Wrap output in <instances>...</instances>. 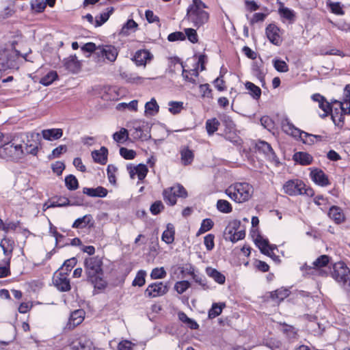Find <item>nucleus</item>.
Returning <instances> with one entry per match:
<instances>
[{"label": "nucleus", "instance_id": "obj_1", "mask_svg": "<svg viewBox=\"0 0 350 350\" xmlns=\"http://www.w3.org/2000/svg\"><path fill=\"white\" fill-rule=\"evenodd\" d=\"M207 5L202 0H192L187 9L186 18L197 29L204 26L209 21V13L204 10Z\"/></svg>", "mask_w": 350, "mask_h": 350}, {"label": "nucleus", "instance_id": "obj_2", "mask_svg": "<svg viewBox=\"0 0 350 350\" xmlns=\"http://www.w3.org/2000/svg\"><path fill=\"white\" fill-rule=\"evenodd\" d=\"M254 188L247 183H235L225 190V193L236 203L247 202L252 196Z\"/></svg>", "mask_w": 350, "mask_h": 350}, {"label": "nucleus", "instance_id": "obj_3", "mask_svg": "<svg viewBox=\"0 0 350 350\" xmlns=\"http://www.w3.org/2000/svg\"><path fill=\"white\" fill-rule=\"evenodd\" d=\"M118 50L112 45H99L92 57L97 66H102L106 63H113L118 55Z\"/></svg>", "mask_w": 350, "mask_h": 350}, {"label": "nucleus", "instance_id": "obj_4", "mask_svg": "<svg viewBox=\"0 0 350 350\" xmlns=\"http://www.w3.org/2000/svg\"><path fill=\"white\" fill-rule=\"evenodd\" d=\"M332 275L345 289H350V269L343 262L334 263Z\"/></svg>", "mask_w": 350, "mask_h": 350}, {"label": "nucleus", "instance_id": "obj_5", "mask_svg": "<svg viewBox=\"0 0 350 350\" xmlns=\"http://www.w3.org/2000/svg\"><path fill=\"white\" fill-rule=\"evenodd\" d=\"M284 193L289 196L302 195L313 196L314 191L311 189H306V185L299 179L290 180L285 183L283 186Z\"/></svg>", "mask_w": 350, "mask_h": 350}, {"label": "nucleus", "instance_id": "obj_6", "mask_svg": "<svg viewBox=\"0 0 350 350\" xmlns=\"http://www.w3.org/2000/svg\"><path fill=\"white\" fill-rule=\"evenodd\" d=\"M25 154L23 147L21 144L15 145L9 142L0 147V158L4 159H18Z\"/></svg>", "mask_w": 350, "mask_h": 350}, {"label": "nucleus", "instance_id": "obj_7", "mask_svg": "<svg viewBox=\"0 0 350 350\" xmlns=\"http://www.w3.org/2000/svg\"><path fill=\"white\" fill-rule=\"evenodd\" d=\"M164 201L169 205L173 206L176 203L177 197L185 198L187 193L180 185H175L165 189L163 192Z\"/></svg>", "mask_w": 350, "mask_h": 350}, {"label": "nucleus", "instance_id": "obj_8", "mask_svg": "<svg viewBox=\"0 0 350 350\" xmlns=\"http://www.w3.org/2000/svg\"><path fill=\"white\" fill-rule=\"evenodd\" d=\"M102 259L99 256L89 257L85 259L84 267L88 278L103 274Z\"/></svg>", "mask_w": 350, "mask_h": 350}, {"label": "nucleus", "instance_id": "obj_9", "mask_svg": "<svg viewBox=\"0 0 350 350\" xmlns=\"http://www.w3.org/2000/svg\"><path fill=\"white\" fill-rule=\"evenodd\" d=\"M67 273L64 271H56L53 278V282L55 286L62 292H66L70 290V283Z\"/></svg>", "mask_w": 350, "mask_h": 350}, {"label": "nucleus", "instance_id": "obj_10", "mask_svg": "<svg viewBox=\"0 0 350 350\" xmlns=\"http://www.w3.org/2000/svg\"><path fill=\"white\" fill-rule=\"evenodd\" d=\"M40 144V134L38 133H31L27 135V142L23 148L25 154L36 155L38 152Z\"/></svg>", "mask_w": 350, "mask_h": 350}, {"label": "nucleus", "instance_id": "obj_11", "mask_svg": "<svg viewBox=\"0 0 350 350\" xmlns=\"http://www.w3.org/2000/svg\"><path fill=\"white\" fill-rule=\"evenodd\" d=\"M14 245V241L11 238L5 237L1 241L0 247L2 248L5 256V258L3 260L5 265H10Z\"/></svg>", "mask_w": 350, "mask_h": 350}, {"label": "nucleus", "instance_id": "obj_12", "mask_svg": "<svg viewBox=\"0 0 350 350\" xmlns=\"http://www.w3.org/2000/svg\"><path fill=\"white\" fill-rule=\"evenodd\" d=\"M72 350H96L92 340L85 336H81L72 343Z\"/></svg>", "mask_w": 350, "mask_h": 350}, {"label": "nucleus", "instance_id": "obj_13", "mask_svg": "<svg viewBox=\"0 0 350 350\" xmlns=\"http://www.w3.org/2000/svg\"><path fill=\"white\" fill-rule=\"evenodd\" d=\"M168 289L163 282H154L148 286L146 293L148 297H157L165 295Z\"/></svg>", "mask_w": 350, "mask_h": 350}, {"label": "nucleus", "instance_id": "obj_14", "mask_svg": "<svg viewBox=\"0 0 350 350\" xmlns=\"http://www.w3.org/2000/svg\"><path fill=\"white\" fill-rule=\"evenodd\" d=\"M127 170L132 179H134L135 176H137L139 180H142L146 176L148 170L146 165L139 164L137 165H127Z\"/></svg>", "mask_w": 350, "mask_h": 350}, {"label": "nucleus", "instance_id": "obj_15", "mask_svg": "<svg viewBox=\"0 0 350 350\" xmlns=\"http://www.w3.org/2000/svg\"><path fill=\"white\" fill-rule=\"evenodd\" d=\"M12 51L4 49L0 51V79L1 78V70H7L13 66L14 62Z\"/></svg>", "mask_w": 350, "mask_h": 350}, {"label": "nucleus", "instance_id": "obj_16", "mask_svg": "<svg viewBox=\"0 0 350 350\" xmlns=\"http://www.w3.org/2000/svg\"><path fill=\"white\" fill-rule=\"evenodd\" d=\"M282 131L286 134L293 136V137H299L301 140L304 131L295 127L292 122L288 119L285 118L282 121Z\"/></svg>", "mask_w": 350, "mask_h": 350}, {"label": "nucleus", "instance_id": "obj_17", "mask_svg": "<svg viewBox=\"0 0 350 350\" xmlns=\"http://www.w3.org/2000/svg\"><path fill=\"white\" fill-rule=\"evenodd\" d=\"M279 28L273 25L270 24L266 28V35L269 40L275 45H280L282 42V39L279 34Z\"/></svg>", "mask_w": 350, "mask_h": 350}, {"label": "nucleus", "instance_id": "obj_18", "mask_svg": "<svg viewBox=\"0 0 350 350\" xmlns=\"http://www.w3.org/2000/svg\"><path fill=\"white\" fill-rule=\"evenodd\" d=\"M256 244L262 254H266L273 259L278 258V256L273 254V247L269 244L268 240L265 239L262 237H259L256 239Z\"/></svg>", "mask_w": 350, "mask_h": 350}, {"label": "nucleus", "instance_id": "obj_19", "mask_svg": "<svg viewBox=\"0 0 350 350\" xmlns=\"http://www.w3.org/2000/svg\"><path fill=\"white\" fill-rule=\"evenodd\" d=\"M310 177L316 184L320 186L325 187L330 184L327 175L321 170H312L310 172Z\"/></svg>", "mask_w": 350, "mask_h": 350}, {"label": "nucleus", "instance_id": "obj_20", "mask_svg": "<svg viewBox=\"0 0 350 350\" xmlns=\"http://www.w3.org/2000/svg\"><path fill=\"white\" fill-rule=\"evenodd\" d=\"M328 216L337 224H342L345 221V215L342 209L337 206H332L329 208Z\"/></svg>", "mask_w": 350, "mask_h": 350}, {"label": "nucleus", "instance_id": "obj_21", "mask_svg": "<svg viewBox=\"0 0 350 350\" xmlns=\"http://www.w3.org/2000/svg\"><path fill=\"white\" fill-rule=\"evenodd\" d=\"M152 55L148 50L137 51L133 57V60L137 66H145L147 61L150 60Z\"/></svg>", "mask_w": 350, "mask_h": 350}, {"label": "nucleus", "instance_id": "obj_22", "mask_svg": "<svg viewBox=\"0 0 350 350\" xmlns=\"http://www.w3.org/2000/svg\"><path fill=\"white\" fill-rule=\"evenodd\" d=\"M64 65L67 70L72 72H77L81 68V62L76 55H70L64 59Z\"/></svg>", "mask_w": 350, "mask_h": 350}, {"label": "nucleus", "instance_id": "obj_23", "mask_svg": "<svg viewBox=\"0 0 350 350\" xmlns=\"http://www.w3.org/2000/svg\"><path fill=\"white\" fill-rule=\"evenodd\" d=\"M42 137L48 141L56 140L61 138L63 135L62 129H49L42 131Z\"/></svg>", "mask_w": 350, "mask_h": 350}, {"label": "nucleus", "instance_id": "obj_24", "mask_svg": "<svg viewBox=\"0 0 350 350\" xmlns=\"http://www.w3.org/2000/svg\"><path fill=\"white\" fill-rule=\"evenodd\" d=\"M83 193L90 197L104 198L107 195L108 191L107 189L99 186L96 188L84 187Z\"/></svg>", "mask_w": 350, "mask_h": 350}, {"label": "nucleus", "instance_id": "obj_25", "mask_svg": "<svg viewBox=\"0 0 350 350\" xmlns=\"http://www.w3.org/2000/svg\"><path fill=\"white\" fill-rule=\"evenodd\" d=\"M85 312L83 310H76L72 312L68 320L70 327H75L82 323L84 319Z\"/></svg>", "mask_w": 350, "mask_h": 350}, {"label": "nucleus", "instance_id": "obj_26", "mask_svg": "<svg viewBox=\"0 0 350 350\" xmlns=\"http://www.w3.org/2000/svg\"><path fill=\"white\" fill-rule=\"evenodd\" d=\"M278 3L280 5L278 8V12L280 16L287 20L290 23L294 22L295 19V12L293 10L284 7L282 2L279 1Z\"/></svg>", "mask_w": 350, "mask_h": 350}, {"label": "nucleus", "instance_id": "obj_27", "mask_svg": "<svg viewBox=\"0 0 350 350\" xmlns=\"http://www.w3.org/2000/svg\"><path fill=\"white\" fill-rule=\"evenodd\" d=\"M107 149L101 147L100 150H94L92 152V157L96 163L105 164L107 161Z\"/></svg>", "mask_w": 350, "mask_h": 350}, {"label": "nucleus", "instance_id": "obj_28", "mask_svg": "<svg viewBox=\"0 0 350 350\" xmlns=\"http://www.w3.org/2000/svg\"><path fill=\"white\" fill-rule=\"evenodd\" d=\"M206 273L208 276L213 278L217 283L224 284L226 281V277L217 269L212 267L206 269Z\"/></svg>", "mask_w": 350, "mask_h": 350}, {"label": "nucleus", "instance_id": "obj_29", "mask_svg": "<svg viewBox=\"0 0 350 350\" xmlns=\"http://www.w3.org/2000/svg\"><path fill=\"white\" fill-rule=\"evenodd\" d=\"M133 129L135 130L134 137L142 139L145 137L144 136V132L146 131L147 124L144 121L136 120L133 122Z\"/></svg>", "mask_w": 350, "mask_h": 350}, {"label": "nucleus", "instance_id": "obj_30", "mask_svg": "<svg viewBox=\"0 0 350 350\" xmlns=\"http://www.w3.org/2000/svg\"><path fill=\"white\" fill-rule=\"evenodd\" d=\"M256 146L258 148V150L262 151L264 154H266L269 159H275V152H273V150L272 149L269 144L264 141H260L257 144Z\"/></svg>", "mask_w": 350, "mask_h": 350}, {"label": "nucleus", "instance_id": "obj_31", "mask_svg": "<svg viewBox=\"0 0 350 350\" xmlns=\"http://www.w3.org/2000/svg\"><path fill=\"white\" fill-rule=\"evenodd\" d=\"M294 160L303 165H310L312 162V157L304 152H299L294 154Z\"/></svg>", "mask_w": 350, "mask_h": 350}, {"label": "nucleus", "instance_id": "obj_32", "mask_svg": "<svg viewBox=\"0 0 350 350\" xmlns=\"http://www.w3.org/2000/svg\"><path fill=\"white\" fill-rule=\"evenodd\" d=\"M302 137H303L301 139V141L303 142V143L307 144H313L315 142L323 141L327 139L326 136L320 135H312L304 131Z\"/></svg>", "mask_w": 350, "mask_h": 350}, {"label": "nucleus", "instance_id": "obj_33", "mask_svg": "<svg viewBox=\"0 0 350 350\" xmlns=\"http://www.w3.org/2000/svg\"><path fill=\"white\" fill-rule=\"evenodd\" d=\"M175 230L174 226L172 224H168L166 230L163 232L161 239L167 244H170L174 242Z\"/></svg>", "mask_w": 350, "mask_h": 350}, {"label": "nucleus", "instance_id": "obj_34", "mask_svg": "<svg viewBox=\"0 0 350 350\" xmlns=\"http://www.w3.org/2000/svg\"><path fill=\"white\" fill-rule=\"evenodd\" d=\"M180 153L181 162L184 165H187L192 163L194 154L191 150L189 149L187 147H184L180 150Z\"/></svg>", "mask_w": 350, "mask_h": 350}, {"label": "nucleus", "instance_id": "obj_35", "mask_svg": "<svg viewBox=\"0 0 350 350\" xmlns=\"http://www.w3.org/2000/svg\"><path fill=\"white\" fill-rule=\"evenodd\" d=\"M159 109V106L156 100L152 98L150 101L147 102L145 105V113L146 116H155Z\"/></svg>", "mask_w": 350, "mask_h": 350}, {"label": "nucleus", "instance_id": "obj_36", "mask_svg": "<svg viewBox=\"0 0 350 350\" xmlns=\"http://www.w3.org/2000/svg\"><path fill=\"white\" fill-rule=\"evenodd\" d=\"M329 258L327 255L319 256L313 262L314 269L316 271H319L320 274L326 275V272L319 271V269L326 266L329 262Z\"/></svg>", "mask_w": 350, "mask_h": 350}, {"label": "nucleus", "instance_id": "obj_37", "mask_svg": "<svg viewBox=\"0 0 350 350\" xmlns=\"http://www.w3.org/2000/svg\"><path fill=\"white\" fill-rule=\"evenodd\" d=\"M113 12V8L110 7L107 8V11L100 14L95 17V27H100L104 24L109 18L110 15Z\"/></svg>", "mask_w": 350, "mask_h": 350}, {"label": "nucleus", "instance_id": "obj_38", "mask_svg": "<svg viewBox=\"0 0 350 350\" xmlns=\"http://www.w3.org/2000/svg\"><path fill=\"white\" fill-rule=\"evenodd\" d=\"M92 217L91 215H85L82 217L77 219L72 225L73 228H84L91 222Z\"/></svg>", "mask_w": 350, "mask_h": 350}, {"label": "nucleus", "instance_id": "obj_39", "mask_svg": "<svg viewBox=\"0 0 350 350\" xmlns=\"http://www.w3.org/2000/svg\"><path fill=\"white\" fill-rule=\"evenodd\" d=\"M198 70L196 68L187 70L183 68V77L185 80L193 83L196 84V80L195 78L198 77Z\"/></svg>", "mask_w": 350, "mask_h": 350}, {"label": "nucleus", "instance_id": "obj_40", "mask_svg": "<svg viewBox=\"0 0 350 350\" xmlns=\"http://www.w3.org/2000/svg\"><path fill=\"white\" fill-rule=\"evenodd\" d=\"M226 307V304L224 303H214L212 305L211 308L208 310V318L214 319L219 316L223 309Z\"/></svg>", "mask_w": 350, "mask_h": 350}, {"label": "nucleus", "instance_id": "obj_41", "mask_svg": "<svg viewBox=\"0 0 350 350\" xmlns=\"http://www.w3.org/2000/svg\"><path fill=\"white\" fill-rule=\"evenodd\" d=\"M216 208L220 213H230L232 211L231 204L226 200H218L216 203Z\"/></svg>", "mask_w": 350, "mask_h": 350}, {"label": "nucleus", "instance_id": "obj_42", "mask_svg": "<svg viewBox=\"0 0 350 350\" xmlns=\"http://www.w3.org/2000/svg\"><path fill=\"white\" fill-rule=\"evenodd\" d=\"M288 296V291L287 289H278L271 293V298L277 303L284 300Z\"/></svg>", "mask_w": 350, "mask_h": 350}, {"label": "nucleus", "instance_id": "obj_43", "mask_svg": "<svg viewBox=\"0 0 350 350\" xmlns=\"http://www.w3.org/2000/svg\"><path fill=\"white\" fill-rule=\"evenodd\" d=\"M245 88L250 92V95L254 99H258L261 95V90L259 87L252 82L247 81L245 84Z\"/></svg>", "mask_w": 350, "mask_h": 350}, {"label": "nucleus", "instance_id": "obj_44", "mask_svg": "<svg viewBox=\"0 0 350 350\" xmlns=\"http://www.w3.org/2000/svg\"><path fill=\"white\" fill-rule=\"evenodd\" d=\"M178 316L179 320L187 324L191 329H196L198 328V324L194 320L189 318L185 312H178Z\"/></svg>", "mask_w": 350, "mask_h": 350}, {"label": "nucleus", "instance_id": "obj_45", "mask_svg": "<svg viewBox=\"0 0 350 350\" xmlns=\"http://www.w3.org/2000/svg\"><path fill=\"white\" fill-rule=\"evenodd\" d=\"M103 274H98L92 278H88L89 281L94 284V287L98 289H103L107 286V282L102 278Z\"/></svg>", "mask_w": 350, "mask_h": 350}, {"label": "nucleus", "instance_id": "obj_46", "mask_svg": "<svg viewBox=\"0 0 350 350\" xmlns=\"http://www.w3.org/2000/svg\"><path fill=\"white\" fill-rule=\"evenodd\" d=\"M138 101L137 100H133L129 103H120L116 106V109L119 111H123L129 109L130 111H136L137 110Z\"/></svg>", "mask_w": 350, "mask_h": 350}, {"label": "nucleus", "instance_id": "obj_47", "mask_svg": "<svg viewBox=\"0 0 350 350\" xmlns=\"http://www.w3.org/2000/svg\"><path fill=\"white\" fill-rule=\"evenodd\" d=\"M69 204L70 200L67 198L61 197L59 198L57 200H53L50 202V204L46 203L44 206H46V208H49L53 207H62Z\"/></svg>", "mask_w": 350, "mask_h": 350}, {"label": "nucleus", "instance_id": "obj_48", "mask_svg": "<svg viewBox=\"0 0 350 350\" xmlns=\"http://www.w3.org/2000/svg\"><path fill=\"white\" fill-rule=\"evenodd\" d=\"M219 122L216 118L208 119L206 122V129L209 135L218 130Z\"/></svg>", "mask_w": 350, "mask_h": 350}, {"label": "nucleus", "instance_id": "obj_49", "mask_svg": "<svg viewBox=\"0 0 350 350\" xmlns=\"http://www.w3.org/2000/svg\"><path fill=\"white\" fill-rule=\"evenodd\" d=\"M58 77L55 71H50L45 76L41 78L40 83L43 85L48 86L51 85Z\"/></svg>", "mask_w": 350, "mask_h": 350}, {"label": "nucleus", "instance_id": "obj_50", "mask_svg": "<svg viewBox=\"0 0 350 350\" xmlns=\"http://www.w3.org/2000/svg\"><path fill=\"white\" fill-rule=\"evenodd\" d=\"M129 138V132L127 129L122 128L118 132L113 135V139L118 143H123Z\"/></svg>", "mask_w": 350, "mask_h": 350}, {"label": "nucleus", "instance_id": "obj_51", "mask_svg": "<svg viewBox=\"0 0 350 350\" xmlns=\"http://www.w3.org/2000/svg\"><path fill=\"white\" fill-rule=\"evenodd\" d=\"M137 27V24L133 19H130L123 25L120 33L123 36H127L130 33L131 31H134Z\"/></svg>", "mask_w": 350, "mask_h": 350}, {"label": "nucleus", "instance_id": "obj_52", "mask_svg": "<svg viewBox=\"0 0 350 350\" xmlns=\"http://www.w3.org/2000/svg\"><path fill=\"white\" fill-rule=\"evenodd\" d=\"M65 185L68 189L75 190L79 187L78 180L75 176L70 174L65 178Z\"/></svg>", "mask_w": 350, "mask_h": 350}, {"label": "nucleus", "instance_id": "obj_53", "mask_svg": "<svg viewBox=\"0 0 350 350\" xmlns=\"http://www.w3.org/2000/svg\"><path fill=\"white\" fill-rule=\"evenodd\" d=\"M241 222L239 220H233L230 221L225 230V234L227 237L233 235L234 231L236 232L240 228Z\"/></svg>", "mask_w": 350, "mask_h": 350}, {"label": "nucleus", "instance_id": "obj_54", "mask_svg": "<svg viewBox=\"0 0 350 350\" xmlns=\"http://www.w3.org/2000/svg\"><path fill=\"white\" fill-rule=\"evenodd\" d=\"M77 262V260L75 258H71L66 260L59 271H64V273H67V275H68L72 269L76 265Z\"/></svg>", "mask_w": 350, "mask_h": 350}, {"label": "nucleus", "instance_id": "obj_55", "mask_svg": "<svg viewBox=\"0 0 350 350\" xmlns=\"http://www.w3.org/2000/svg\"><path fill=\"white\" fill-rule=\"evenodd\" d=\"M168 105L169 111L172 114H178L183 109V103L180 101H170Z\"/></svg>", "mask_w": 350, "mask_h": 350}, {"label": "nucleus", "instance_id": "obj_56", "mask_svg": "<svg viewBox=\"0 0 350 350\" xmlns=\"http://www.w3.org/2000/svg\"><path fill=\"white\" fill-rule=\"evenodd\" d=\"M273 65L275 69L278 72H286L288 70V66L287 64L282 59H273Z\"/></svg>", "mask_w": 350, "mask_h": 350}, {"label": "nucleus", "instance_id": "obj_57", "mask_svg": "<svg viewBox=\"0 0 350 350\" xmlns=\"http://www.w3.org/2000/svg\"><path fill=\"white\" fill-rule=\"evenodd\" d=\"M46 6V3L44 0H34L31 3L32 10L36 13L42 12Z\"/></svg>", "mask_w": 350, "mask_h": 350}, {"label": "nucleus", "instance_id": "obj_58", "mask_svg": "<svg viewBox=\"0 0 350 350\" xmlns=\"http://www.w3.org/2000/svg\"><path fill=\"white\" fill-rule=\"evenodd\" d=\"M252 72L261 82L265 81V72L260 65L255 63L252 66Z\"/></svg>", "mask_w": 350, "mask_h": 350}, {"label": "nucleus", "instance_id": "obj_59", "mask_svg": "<svg viewBox=\"0 0 350 350\" xmlns=\"http://www.w3.org/2000/svg\"><path fill=\"white\" fill-rule=\"evenodd\" d=\"M213 221L211 219H204L201 223L200 228L198 230V234L204 233L210 230L213 226Z\"/></svg>", "mask_w": 350, "mask_h": 350}, {"label": "nucleus", "instance_id": "obj_60", "mask_svg": "<svg viewBox=\"0 0 350 350\" xmlns=\"http://www.w3.org/2000/svg\"><path fill=\"white\" fill-rule=\"evenodd\" d=\"M185 38L192 43H196L198 41V36L196 30L193 28H186L185 29Z\"/></svg>", "mask_w": 350, "mask_h": 350}, {"label": "nucleus", "instance_id": "obj_61", "mask_svg": "<svg viewBox=\"0 0 350 350\" xmlns=\"http://www.w3.org/2000/svg\"><path fill=\"white\" fill-rule=\"evenodd\" d=\"M190 287V283L187 280L177 282L174 285V288L179 294H183Z\"/></svg>", "mask_w": 350, "mask_h": 350}, {"label": "nucleus", "instance_id": "obj_62", "mask_svg": "<svg viewBox=\"0 0 350 350\" xmlns=\"http://www.w3.org/2000/svg\"><path fill=\"white\" fill-rule=\"evenodd\" d=\"M166 271L163 267H157L152 269L150 277L152 279H162L166 276Z\"/></svg>", "mask_w": 350, "mask_h": 350}, {"label": "nucleus", "instance_id": "obj_63", "mask_svg": "<svg viewBox=\"0 0 350 350\" xmlns=\"http://www.w3.org/2000/svg\"><path fill=\"white\" fill-rule=\"evenodd\" d=\"M120 154L125 159H133L135 157L136 155V153L134 150H129L124 147L120 149Z\"/></svg>", "mask_w": 350, "mask_h": 350}, {"label": "nucleus", "instance_id": "obj_64", "mask_svg": "<svg viewBox=\"0 0 350 350\" xmlns=\"http://www.w3.org/2000/svg\"><path fill=\"white\" fill-rule=\"evenodd\" d=\"M145 275L146 273L144 271H139L133 281V285L142 286L145 284Z\"/></svg>", "mask_w": 350, "mask_h": 350}]
</instances>
